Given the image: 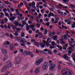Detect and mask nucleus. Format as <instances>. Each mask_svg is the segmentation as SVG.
<instances>
[{
  "label": "nucleus",
  "instance_id": "4be33fe9",
  "mask_svg": "<svg viewBox=\"0 0 75 75\" xmlns=\"http://www.w3.org/2000/svg\"><path fill=\"white\" fill-rule=\"evenodd\" d=\"M57 47L59 49L60 51H62V46H59V45H57Z\"/></svg>",
  "mask_w": 75,
  "mask_h": 75
},
{
  "label": "nucleus",
  "instance_id": "6e6552de",
  "mask_svg": "<svg viewBox=\"0 0 75 75\" xmlns=\"http://www.w3.org/2000/svg\"><path fill=\"white\" fill-rule=\"evenodd\" d=\"M7 70V66H4L3 67V68L1 69V71L2 72H5Z\"/></svg>",
  "mask_w": 75,
  "mask_h": 75
},
{
  "label": "nucleus",
  "instance_id": "bb28decb",
  "mask_svg": "<svg viewBox=\"0 0 75 75\" xmlns=\"http://www.w3.org/2000/svg\"><path fill=\"white\" fill-rule=\"evenodd\" d=\"M4 47L5 48H8V45L5 42L4 44Z\"/></svg>",
  "mask_w": 75,
  "mask_h": 75
},
{
  "label": "nucleus",
  "instance_id": "7ed1b4c3",
  "mask_svg": "<svg viewBox=\"0 0 75 75\" xmlns=\"http://www.w3.org/2000/svg\"><path fill=\"white\" fill-rule=\"evenodd\" d=\"M43 61V59L41 58L39 59L38 60H37L35 63V65L36 66H38L40 64L41 62H42Z\"/></svg>",
  "mask_w": 75,
  "mask_h": 75
},
{
  "label": "nucleus",
  "instance_id": "1a4fd4ad",
  "mask_svg": "<svg viewBox=\"0 0 75 75\" xmlns=\"http://www.w3.org/2000/svg\"><path fill=\"white\" fill-rule=\"evenodd\" d=\"M63 58H64V59H66V60H67V61H68L69 60V57H68V56L66 54H64L63 56Z\"/></svg>",
  "mask_w": 75,
  "mask_h": 75
},
{
  "label": "nucleus",
  "instance_id": "2eb2a0df",
  "mask_svg": "<svg viewBox=\"0 0 75 75\" xmlns=\"http://www.w3.org/2000/svg\"><path fill=\"white\" fill-rule=\"evenodd\" d=\"M21 42L22 43H24V42H25V43H27V41L25 40V39H24V38H23L21 40Z\"/></svg>",
  "mask_w": 75,
  "mask_h": 75
},
{
  "label": "nucleus",
  "instance_id": "0e129e2a",
  "mask_svg": "<svg viewBox=\"0 0 75 75\" xmlns=\"http://www.w3.org/2000/svg\"><path fill=\"white\" fill-rule=\"evenodd\" d=\"M64 38L65 39V40H67V39H68V38H67V37L66 35H64Z\"/></svg>",
  "mask_w": 75,
  "mask_h": 75
},
{
  "label": "nucleus",
  "instance_id": "4468645a",
  "mask_svg": "<svg viewBox=\"0 0 75 75\" xmlns=\"http://www.w3.org/2000/svg\"><path fill=\"white\" fill-rule=\"evenodd\" d=\"M44 44L43 43H40V47H41L42 48H44L45 47V45H44Z\"/></svg>",
  "mask_w": 75,
  "mask_h": 75
},
{
  "label": "nucleus",
  "instance_id": "f704fd0d",
  "mask_svg": "<svg viewBox=\"0 0 75 75\" xmlns=\"http://www.w3.org/2000/svg\"><path fill=\"white\" fill-rule=\"evenodd\" d=\"M50 67H53L55 68V65L54 64H50Z\"/></svg>",
  "mask_w": 75,
  "mask_h": 75
},
{
  "label": "nucleus",
  "instance_id": "aec40b11",
  "mask_svg": "<svg viewBox=\"0 0 75 75\" xmlns=\"http://www.w3.org/2000/svg\"><path fill=\"white\" fill-rule=\"evenodd\" d=\"M14 24L15 27H17V26H18L19 25V23L17 22H15L14 23Z\"/></svg>",
  "mask_w": 75,
  "mask_h": 75
},
{
  "label": "nucleus",
  "instance_id": "393cba45",
  "mask_svg": "<svg viewBox=\"0 0 75 75\" xmlns=\"http://www.w3.org/2000/svg\"><path fill=\"white\" fill-rule=\"evenodd\" d=\"M10 50H11V51H13V50H14V47H13V46L11 45H10Z\"/></svg>",
  "mask_w": 75,
  "mask_h": 75
},
{
  "label": "nucleus",
  "instance_id": "79ce46f5",
  "mask_svg": "<svg viewBox=\"0 0 75 75\" xmlns=\"http://www.w3.org/2000/svg\"><path fill=\"white\" fill-rule=\"evenodd\" d=\"M68 55L70 56L71 55V53H72V51H68Z\"/></svg>",
  "mask_w": 75,
  "mask_h": 75
},
{
  "label": "nucleus",
  "instance_id": "e2e57ef3",
  "mask_svg": "<svg viewBox=\"0 0 75 75\" xmlns=\"http://www.w3.org/2000/svg\"><path fill=\"white\" fill-rule=\"evenodd\" d=\"M1 6L2 8H4V5L3 4H1Z\"/></svg>",
  "mask_w": 75,
  "mask_h": 75
},
{
  "label": "nucleus",
  "instance_id": "4d7b16f0",
  "mask_svg": "<svg viewBox=\"0 0 75 75\" xmlns=\"http://www.w3.org/2000/svg\"><path fill=\"white\" fill-rule=\"evenodd\" d=\"M8 45L10 44V43L8 41H6L5 42Z\"/></svg>",
  "mask_w": 75,
  "mask_h": 75
},
{
  "label": "nucleus",
  "instance_id": "5fc2aeb1",
  "mask_svg": "<svg viewBox=\"0 0 75 75\" xmlns=\"http://www.w3.org/2000/svg\"><path fill=\"white\" fill-rule=\"evenodd\" d=\"M17 31H16V33H14V35L15 36H17V35H18V33H16Z\"/></svg>",
  "mask_w": 75,
  "mask_h": 75
},
{
  "label": "nucleus",
  "instance_id": "a18cd8bd",
  "mask_svg": "<svg viewBox=\"0 0 75 75\" xmlns=\"http://www.w3.org/2000/svg\"><path fill=\"white\" fill-rule=\"evenodd\" d=\"M15 38L17 39L18 40H21V38L18 37H16Z\"/></svg>",
  "mask_w": 75,
  "mask_h": 75
},
{
  "label": "nucleus",
  "instance_id": "20e7f679",
  "mask_svg": "<svg viewBox=\"0 0 75 75\" xmlns=\"http://www.w3.org/2000/svg\"><path fill=\"white\" fill-rule=\"evenodd\" d=\"M15 63L16 64H20L21 62V60H20V56H18L17 57H16V58Z\"/></svg>",
  "mask_w": 75,
  "mask_h": 75
},
{
  "label": "nucleus",
  "instance_id": "a19ab883",
  "mask_svg": "<svg viewBox=\"0 0 75 75\" xmlns=\"http://www.w3.org/2000/svg\"><path fill=\"white\" fill-rule=\"evenodd\" d=\"M42 33L41 32H39L38 33V34L40 35V37L41 38L42 37Z\"/></svg>",
  "mask_w": 75,
  "mask_h": 75
},
{
  "label": "nucleus",
  "instance_id": "a211bd4d",
  "mask_svg": "<svg viewBox=\"0 0 75 75\" xmlns=\"http://www.w3.org/2000/svg\"><path fill=\"white\" fill-rule=\"evenodd\" d=\"M28 25V24H27L26 25V26L27 27L26 29L28 31V30H30V26Z\"/></svg>",
  "mask_w": 75,
  "mask_h": 75
},
{
  "label": "nucleus",
  "instance_id": "f257e3e1",
  "mask_svg": "<svg viewBox=\"0 0 75 75\" xmlns=\"http://www.w3.org/2000/svg\"><path fill=\"white\" fill-rule=\"evenodd\" d=\"M62 75H72L73 73L71 70L66 68H64L62 70Z\"/></svg>",
  "mask_w": 75,
  "mask_h": 75
},
{
  "label": "nucleus",
  "instance_id": "423d86ee",
  "mask_svg": "<svg viewBox=\"0 0 75 75\" xmlns=\"http://www.w3.org/2000/svg\"><path fill=\"white\" fill-rule=\"evenodd\" d=\"M40 71V67H38L37 68L35 71V73L36 74H38L39 72Z\"/></svg>",
  "mask_w": 75,
  "mask_h": 75
},
{
  "label": "nucleus",
  "instance_id": "49530a36",
  "mask_svg": "<svg viewBox=\"0 0 75 75\" xmlns=\"http://www.w3.org/2000/svg\"><path fill=\"white\" fill-rule=\"evenodd\" d=\"M48 53L49 54H50V55H52V52L50 51H49L48 52Z\"/></svg>",
  "mask_w": 75,
  "mask_h": 75
},
{
  "label": "nucleus",
  "instance_id": "ea45409f",
  "mask_svg": "<svg viewBox=\"0 0 75 75\" xmlns=\"http://www.w3.org/2000/svg\"><path fill=\"white\" fill-rule=\"evenodd\" d=\"M58 69L59 70H60L61 69V65L60 64H59L58 65Z\"/></svg>",
  "mask_w": 75,
  "mask_h": 75
},
{
  "label": "nucleus",
  "instance_id": "dca6fc26",
  "mask_svg": "<svg viewBox=\"0 0 75 75\" xmlns=\"http://www.w3.org/2000/svg\"><path fill=\"white\" fill-rule=\"evenodd\" d=\"M42 68L43 69H45V71H47V70L48 67L45 66L43 65V66L42 67Z\"/></svg>",
  "mask_w": 75,
  "mask_h": 75
},
{
  "label": "nucleus",
  "instance_id": "9b49d317",
  "mask_svg": "<svg viewBox=\"0 0 75 75\" xmlns=\"http://www.w3.org/2000/svg\"><path fill=\"white\" fill-rule=\"evenodd\" d=\"M2 54H6L7 52V51L6 50H2Z\"/></svg>",
  "mask_w": 75,
  "mask_h": 75
},
{
  "label": "nucleus",
  "instance_id": "9d476101",
  "mask_svg": "<svg viewBox=\"0 0 75 75\" xmlns=\"http://www.w3.org/2000/svg\"><path fill=\"white\" fill-rule=\"evenodd\" d=\"M51 30L49 31V37H50V38H53L54 37V36L51 34Z\"/></svg>",
  "mask_w": 75,
  "mask_h": 75
},
{
  "label": "nucleus",
  "instance_id": "cd10ccee",
  "mask_svg": "<svg viewBox=\"0 0 75 75\" xmlns=\"http://www.w3.org/2000/svg\"><path fill=\"white\" fill-rule=\"evenodd\" d=\"M9 20L10 21H13L15 19V16H13V17L9 18Z\"/></svg>",
  "mask_w": 75,
  "mask_h": 75
},
{
  "label": "nucleus",
  "instance_id": "f3484780",
  "mask_svg": "<svg viewBox=\"0 0 75 75\" xmlns=\"http://www.w3.org/2000/svg\"><path fill=\"white\" fill-rule=\"evenodd\" d=\"M11 27H12V29L13 30H16L17 28L16 27V26H14V25H11Z\"/></svg>",
  "mask_w": 75,
  "mask_h": 75
},
{
  "label": "nucleus",
  "instance_id": "09e8293b",
  "mask_svg": "<svg viewBox=\"0 0 75 75\" xmlns=\"http://www.w3.org/2000/svg\"><path fill=\"white\" fill-rule=\"evenodd\" d=\"M49 10L50 11H54V8H49Z\"/></svg>",
  "mask_w": 75,
  "mask_h": 75
},
{
  "label": "nucleus",
  "instance_id": "f03ea898",
  "mask_svg": "<svg viewBox=\"0 0 75 75\" xmlns=\"http://www.w3.org/2000/svg\"><path fill=\"white\" fill-rule=\"evenodd\" d=\"M42 42H43V43H44V44L46 45V46L49 47V46L50 45L49 43H50L51 40L49 38H47V41H45V40H42Z\"/></svg>",
  "mask_w": 75,
  "mask_h": 75
},
{
  "label": "nucleus",
  "instance_id": "864d4df0",
  "mask_svg": "<svg viewBox=\"0 0 75 75\" xmlns=\"http://www.w3.org/2000/svg\"><path fill=\"white\" fill-rule=\"evenodd\" d=\"M6 11H7V9H6V8H4L3 10V11L4 12V13H6L5 12H6Z\"/></svg>",
  "mask_w": 75,
  "mask_h": 75
},
{
  "label": "nucleus",
  "instance_id": "6ab92c4d",
  "mask_svg": "<svg viewBox=\"0 0 75 75\" xmlns=\"http://www.w3.org/2000/svg\"><path fill=\"white\" fill-rule=\"evenodd\" d=\"M57 35H54L53 36V39L54 40H55V41H57Z\"/></svg>",
  "mask_w": 75,
  "mask_h": 75
},
{
  "label": "nucleus",
  "instance_id": "8fccbe9b",
  "mask_svg": "<svg viewBox=\"0 0 75 75\" xmlns=\"http://www.w3.org/2000/svg\"><path fill=\"white\" fill-rule=\"evenodd\" d=\"M1 24H4V23H6V22L4 21H3V20H2V21H1Z\"/></svg>",
  "mask_w": 75,
  "mask_h": 75
},
{
  "label": "nucleus",
  "instance_id": "72a5a7b5",
  "mask_svg": "<svg viewBox=\"0 0 75 75\" xmlns=\"http://www.w3.org/2000/svg\"><path fill=\"white\" fill-rule=\"evenodd\" d=\"M35 45L36 46V47H39V44L38 43V42H35Z\"/></svg>",
  "mask_w": 75,
  "mask_h": 75
},
{
  "label": "nucleus",
  "instance_id": "052dcab7",
  "mask_svg": "<svg viewBox=\"0 0 75 75\" xmlns=\"http://www.w3.org/2000/svg\"><path fill=\"white\" fill-rule=\"evenodd\" d=\"M70 6L72 7V8H74L75 7V6L74 5H73V4H71Z\"/></svg>",
  "mask_w": 75,
  "mask_h": 75
},
{
  "label": "nucleus",
  "instance_id": "58836bf2",
  "mask_svg": "<svg viewBox=\"0 0 75 75\" xmlns=\"http://www.w3.org/2000/svg\"><path fill=\"white\" fill-rule=\"evenodd\" d=\"M45 30V28L44 29L42 27H41L40 29V31H41V32H42L43 31H44V30Z\"/></svg>",
  "mask_w": 75,
  "mask_h": 75
},
{
  "label": "nucleus",
  "instance_id": "a878e982",
  "mask_svg": "<svg viewBox=\"0 0 75 75\" xmlns=\"http://www.w3.org/2000/svg\"><path fill=\"white\" fill-rule=\"evenodd\" d=\"M57 13H58L59 14L61 15V16H63L64 15V14H63V13H62V12L60 11L59 10H58L57 11Z\"/></svg>",
  "mask_w": 75,
  "mask_h": 75
},
{
  "label": "nucleus",
  "instance_id": "3c124183",
  "mask_svg": "<svg viewBox=\"0 0 75 75\" xmlns=\"http://www.w3.org/2000/svg\"><path fill=\"white\" fill-rule=\"evenodd\" d=\"M72 57H73V58H75V53H72Z\"/></svg>",
  "mask_w": 75,
  "mask_h": 75
},
{
  "label": "nucleus",
  "instance_id": "680f3d73",
  "mask_svg": "<svg viewBox=\"0 0 75 75\" xmlns=\"http://www.w3.org/2000/svg\"><path fill=\"white\" fill-rule=\"evenodd\" d=\"M40 5V4L38 3V4L36 6V8L37 9H38V8H39V5Z\"/></svg>",
  "mask_w": 75,
  "mask_h": 75
},
{
  "label": "nucleus",
  "instance_id": "69168bd1",
  "mask_svg": "<svg viewBox=\"0 0 75 75\" xmlns=\"http://www.w3.org/2000/svg\"><path fill=\"white\" fill-rule=\"evenodd\" d=\"M66 35L67 36L68 38H71V36L70 35H69L68 34H66Z\"/></svg>",
  "mask_w": 75,
  "mask_h": 75
},
{
  "label": "nucleus",
  "instance_id": "0eeeda50",
  "mask_svg": "<svg viewBox=\"0 0 75 75\" xmlns=\"http://www.w3.org/2000/svg\"><path fill=\"white\" fill-rule=\"evenodd\" d=\"M20 16H18L17 17V18L19 19V20H24V17H23V15L22 14H20ZM20 17H21L20 18Z\"/></svg>",
  "mask_w": 75,
  "mask_h": 75
},
{
  "label": "nucleus",
  "instance_id": "7c9ffc66",
  "mask_svg": "<svg viewBox=\"0 0 75 75\" xmlns=\"http://www.w3.org/2000/svg\"><path fill=\"white\" fill-rule=\"evenodd\" d=\"M52 45L53 46H55L56 45H57L56 43H55V42L54 41H52Z\"/></svg>",
  "mask_w": 75,
  "mask_h": 75
},
{
  "label": "nucleus",
  "instance_id": "c9c22d12",
  "mask_svg": "<svg viewBox=\"0 0 75 75\" xmlns=\"http://www.w3.org/2000/svg\"><path fill=\"white\" fill-rule=\"evenodd\" d=\"M3 21H5V23L6 22H7L8 21V19H7V18H5L4 19H3Z\"/></svg>",
  "mask_w": 75,
  "mask_h": 75
},
{
  "label": "nucleus",
  "instance_id": "338daca9",
  "mask_svg": "<svg viewBox=\"0 0 75 75\" xmlns=\"http://www.w3.org/2000/svg\"><path fill=\"white\" fill-rule=\"evenodd\" d=\"M11 11H14V10H15V9H14L13 8H11Z\"/></svg>",
  "mask_w": 75,
  "mask_h": 75
},
{
  "label": "nucleus",
  "instance_id": "39448f33",
  "mask_svg": "<svg viewBox=\"0 0 75 75\" xmlns=\"http://www.w3.org/2000/svg\"><path fill=\"white\" fill-rule=\"evenodd\" d=\"M28 5L29 7H31V6L33 8H36V7H35V2L34 1H33L31 3H30L28 4Z\"/></svg>",
  "mask_w": 75,
  "mask_h": 75
},
{
  "label": "nucleus",
  "instance_id": "2f4dec72",
  "mask_svg": "<svg viewBox=\"0 0 75 75\" xmlns=\"http://www.w3.org/2000/svg\"><path fill=\"white\" fill-rule=\"evenodd\" d=\"M12 67V64L11 63H10L8 65V68H11Z\"/></svg>",
  "mask_w": 75,
  "mask_h": 75
},
{
  "label": "nucleus",
  "instance_id": "6e6d98bb",
  "mask_svg": "<svg viewBox=\"0 0 75 75\" xmlns=\"http://www.w3.org/2000/svg\"><path fill=\"white\" fill-rule=\"evenodd\" d=\"M21 36L22 37H23L24 36V33L23 32L21 33Z\"/></svg>",
  "mask_w": 75,
  "mask_h": 75
},
{
  "label": "nucleus",
  "instance_id": "4c0bfd02",
  "mask_svg": "<svg viewBox=\"0 0 75 75\" xmlns=\"http://www.w3.org/2000/svg\"><path fill=\"white\" fill-rule=\"evenodd\" d=\"M5 16H6V17H8V18H9V15H8V14L5 13Z\"/></svg>",
  "mask_w": 75,
  "mask_h": 75
},
{
  "label": "nucleus",
  "instance_id": "37998d69",
  "mask_svg": "<svg viewBox=\"0 0 75 75\" xmlns=\"http://www.w3.org/2000/svg\"><path fill=\"white\" fill-rule=\"evenodd\" d=\"M25 44H26V43H20V45H21L22 46H23V47H25Z\"/></svg>",
  "mask_w": 75,
  "mask_h": 75
},
{
  "label": "nucleus",
  "instance_id": "c756f323",
  "mask_svg": "<svg viewBox=\"0 0 75 75\" xmlns=\"http://www.w3.org/2000/svg\"><path fill=\"white\" fill-rule=\"evenodd\" d=\"M4 2L6 4H11V3L8 1H4Z\"/></svg>",
  "mask_w": 75,
  "mask_h": 75
},
{
  "label": "nucleus",
  "instance_id": "c03bdc74",
  "mask_svg": "<svg viewBox=\"0 0 75 75\" xmlns=\"http://www.w3.org/2000/svg\"><path fill=\"white\" fill-rule=\"evenodd\" d=\"M36 25L38 28H39L40 27V24L39 23H37Z\"/></svg>",
  "mask_w": 75,
  "mask_h": 75
},
{
  "label": "nucleus",
  "instance_id": "de8ad7c7",
  "mask_svg": "<svg viewBox=\"0 0 75 75\" xmlns=\"http://www.w3.org/2000/svg\"><path fill=\"white\" fill-rule=\"evenodd\" d=\"M62 27L63 28H65V29H66V30L67 29V27L64 26L63 25H62Z\"/></svg>",
  "mask_w": 75,
  "mask_h": 75
},
{
  "label": "nucleus",
  "instance_id": "412c9836",
  "mask_svg": "<svg viewBox=\"0 0 75 75\" xmlns=\"http://www.w3.org/2000/svg\"><path fill=\"white\" fill-rule=\"evenodd\" d=\"M0 14L1 15L0 16V18H3L4 17V15L3 13L1 12L0 13Z\"/></svg>",
  "mask_w": 75,
  "mask_h": 75
},
{
  "label": "nucleus",
  "instance_id": "bf43d9fd",
  "mask_svg": "<svg viewBox=\"0 0 75 75\" xmlns=\"http://www.w3.org/2000/svg\"><path fill=\"white\" fill-rule=\"evenodd\" d=\"M30 28H35V26L34 25H31L30 26Z\"/></svg>",
  "mask_w": 75,
  "mask_h": 75
},
{
  "label": "nucleus",
  "instance_id": "c85d7f7f",
  "mask_svg": "<svg viewBox=\"0 0 75 75\" xmlns=\"http://www.w3.org/2000/svg\"><path fill=\"white\" fill-rule=\"evenodd\" d=\"M66 64H68L69 66H70V67H72L73 66V64H72V63L71 62H67Z\"/></svg>",
  "mask_w": 75,
  "mask_h": 75
},
{
  "label": "nucleus",
  "instance_id": "f8f14e48",
  "mask_svg": "<svg viewBox=\"0 0 75 75\" xmlns=\"http://www.w3.org/2000/svg\"><path fill=\"white\" fill-rule=\"evenodd\" d=\"M25 54L28 55H31L32 52L29 51H26L25 52Z\"/></svg>",
  "mask_w": 75,
  "mask_h": 75
},
{
  "label": "nucleus",
  "instance_id": "e433bc0d",
  "mask_svg": "<svg viewBox=\"0 0 75 75\" xmlns=\"http://www.w3.org/2000/svg\"><path fill=\"white\" fill-rule=\"evenodd\" d=\"M54 68H55L52 67L51 66H50L49 68V69L50 71H53V70H54Z\"/></svg>",
  "mask_w": 75,
  "mask_h": 75
},
{
  "label": "nucleus",
  "instance_id": "b1692460",
  "mask_svg": "<svg viewBox=\"0 0 75 75\" xmlns=\"http://www.w3.org/2000/svg\"><path fill=\"white\" fill-rule=\"evenodd\" d=\"M4 33H0V38L3 37L4 35Z\"/></svg>",
  "mask_w": 75,
  "mask_h": 75
},
{
  "label": "nucleus",
  "instance_id": "13d9d810",
  "mask_svg": "<svg viewBox=\"0 0 75 75\" xmlns=\"http://www.w3.org/2000/svg\"><path fill=\"white\" fill-rule=\"evenodd\" d=\"M57 9H60V10L62 9V8L61 7L57 6L56 7Z\"/></svg>",
  "mask_w": 75,
  "mask_h": 75
},
{
  "label": "nucleus",
  "instance_id": "774afa93",
  "mask_svg": "<svg viewBox=\"0 0 75 75\" xmlns=\"http://www.w3.org/2000/svg\"><path fill=\"white\" fill-rule=\"evenodd\" d=\"M16 30L17 31H19L20 30V29L19 28H16Z\"/></svg>",
  "mask_w": 75,
  "mask_h": 75
},
{
  "label": "nucleus",
  "instance_id": "ddd939ff",
  "mask_svg": "<svg viewBox=\"0 0 75 75\" xmlns=\"http://www.w3.org/2000/svg\"><path fill=\"white\" fill-rule=\"evenodd\" d=\"M7 55H5L4 56L3 58V61H6L7 60Z\"/></svg>",
  "mask_w": 75,
  "mask_h": 75
},
{
  "label": "nucleus",
  "instance_id": "5701e85b",
  "mask_svg": "<svg viewBox=\"0 0 75 75\" xmlns=\"http://www.w3.org/2000/svg\"><path fill=\"white\" fill-rule=\"evenodd\" d=\"M51 16H54V14L50 12L49 14V18H50L51 17Z\"/></svg>",
  "mask_w": 75,
  "mask_h": 75
},
{
  "label": "nucleus",
  "instance_id": "473e14b6",
  "mask_svg": "<svg viewBox=\"0 0 75 75\" xmlns=\"http://www.w3.org/2000/svg\"><path fill=\"white\" fill-rule=\"evenodd\" d=\"M44 65H45V66L46 67H47L48 68V63L47 62H46L44 64Z\"/></svg>",
  "mask_w": 75,
  "mask_h": 75
},
{
  "label": "nucleus",
  "instance_id": "603ef678",
  "mask_svg": "<svg viewBox=\"0 0 75 75\" xmlns=\"http://www.w3.org/2000/svg\"><path fill=\"white\" fill-rule=\"evenodd\" d=\"M48 32V30H47V29H45V34H47V32Z\"/></svg>",
  "mask_w": 75,
  "mask_h": 75
}]
</instances>
